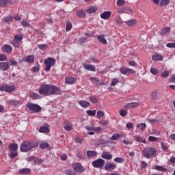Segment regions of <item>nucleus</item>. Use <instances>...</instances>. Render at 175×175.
Listing matches in <instances>:
<instances>
[{"label":"nucleus","mask_w":175,"mask_h":175,"mask_svg":"<svg viewBox=\"0 0 175 175\" xmlns=\"http://www.w3.org/2000/svg\"><path fill=\"white\" fill-rule=\"evenodd\" d=\"M92 166L97 169H103V167L105 166V160L102 159L95 160L92 162Z\"/></svg>","instance_id":"7"},{"label":"nucleus","mask_w":175,"mask_h":175,"mask_svg":"<svg viewBox=\"0 0 175 175\" xmlns=\"http://www.w3.org/2000/svg\"><path fill=\"white\" fill-rule=\"evenodd\" d=\"M83 68L86 69V70H90L91 72H95V70H96L95 66L92 64H83Z\"/></svg>","instance_id":"14"},{"label":"nucleus","mask_w":175,"mask_h":175,"mask_svg":"<svg viewBox=\"0 0 175 175\" xmlns=\"http://www.w3.org/2000/svg\"><path fill=\"white\" fill-rule=\"evenodd\" d=\"M169 32H170V27H167L162 29L161 35H166V33H169Z\"/></svg>","instance_id":"36"},{"label":"nucleus","mask_w":175,"mask_h":175,"mask_svg":"<svg viewBox=\"0 0 175 175\" xmlns=\"http://www.w3.org/2000/svg\"><path fill=\"white\" fill-rule=\"evenodd\" d=\"M86 113L88 114V116L94 117V116H95V114H96V110H88V111H86Z\"/></svg>","instance_id":"35"},{"label":"nucleus","mask_w":175,"mask_h":175,"mask_svg":"<svg viewBox=\"0 0 175 175\" xmlns=\"http://www.w3.org/2000/svg\"><path fill=\"white\" fill-rule=\"evenodd\" d=\"M89 100L91 103H93V104L98 103L99 102V98H98V96L95 95L90 96L89 97Z\"/></svg>","instance_id":"19"},{"label":"nucleus","mask_w":175,"mask_h":175,"mask_svg":"<svg viewBox=\"0 0 175 175\" xmlns=\"http://www.w3.org/2000/svg\"><path fill=\"white\" fill-rule=\"evenodd\" d=\"M8 59V57L5 54H0V61H6Z\"/></svg>","instance_id":"58"},{"label":"nucleus","mask_w":175,"mask_h":175,"mask_svg":"<svg viewBox=\"0 0 175 175\" xmlns=\"http://www.w3.org/2000/svg\"><path fill=\"white\" fill-rule=\"evenodd\" d=\"M31 72H33V73H35L36 72H39V70H40V68L38 66H33V68H31Z\"/></svg>","instance_id":"52"},{"label":"nucleus","mask_w":175,"mask_h":175,"mask_svg":"<svg viewBox=\"0 0 175 175\" xmlns=\"http://www.w3.org/2000/svg\"><path fill=\"white\" fill-rule=\"evenodd\" d=\"M116 5H118L120 7L125 6V1L124 0H118Z\"/></svg>","instance_id":"47"},{"label":"nucleus","mask_w":175,"mask_h":175,"mask_svg":"<svg viewBox=\"0 0 175 175\" xmlns=\"http://www.w3.org/2000/svg\"><path fill=\"white\" fill-rule=\"evenodd\" d=\"M148 140L149 142H157V140H158V138L154 136H149Z\"/></svg>","instance_id":"60"},{"label":"nucleus","mask_w":175,"mask_h":175,"mask_svg":"<svg viewBox=\"0 0 175 175\" xmlns=\"http://www.w3.org/2000/svg\"><path fill=\"white\" fill-rule=\"evenodd\" d=\"M101 157L103 158V159H111L113 158V155L109 153L103 152L101 154Z\"/></svg>","instance_id":"29"},{"label":"nucleus","mask_w":175,"mask_h":175,"mask_svg":"<svg viewBox=\"0 0 175 175\" xmlns=\"http://www.w3.org/2000/svg\"><path fill=\"white\" fill-rule=\"evenodd\" d=\"M117 163H124L125 162V159L122 157H116L113 159Z\"/></svg>","instance_id":"33"},{"label":"nucleus","mask_w":175,"mask_h":175,"mask_svg":"<svg viewBox=\"0 0 175 175\" xmlns=\"http://www.w3.org/2000/svg\"><path fill=\"white\" fill-rule=\"evenodd\" d=\"M25 62H27L29 64H33V62L35 61V57L33 56V55H28L27 57H26L25 58Z\"/></svg>","instance_id":"17"},{"label":"nucleus","mask_w":175,"mask_h":175,"mask_svg":"<svg viewBox=\"0 0 175 175\" xmlns=\"http://www.w3.org/2000/svg\"><path fill=\"white\" fill-rule=\"evenodd\" d=\"M97 39L102 43L103 44H106L107 43V40L105 38V35H100L97 36Z\"/></svg>","instance_id":"25"},{"label":"nucleus","mask_w":175,"mask_h":175,"mask_svg":"<svg viewBox=\"0 0 175 175\" xmlns=\"http://www.w3.org/2000/svg\"><path fill=\"white\" fill-rule=\"evenodd\" d=\"M166 47H168V49H175V42L167 43Z\"/></svg>","instance_id":"51"},{"label":"nucleus","mask_w":175,"mask_h":175,"mask_svg":"<svg viewBox=\"0 0 175 175\" xmlns=\"http://www.w3.org/2000/svg\"><path fill=\"white\" fill-rule=\"evenodd\" d=\"M8 150L10 151L8 154L10 158H16L18 155L17 150H18V145L17 144H10L8 146Z\"/></svg>","instance_id":"3"},{"label":"nucleus","mask_w":175,"mask_h":175,"mask_svg":"<svg viewBox=\"0 0 175 175\" xmlns=\"http://www.w3.org/2000/svg\"><path fill=\"white\" fill-rule=\"evenodd\" d=\"M39 146V142L37 141H25L20 146L21 152H28L33 148H36Z\"/></svg>","instance_id":"2"},{"label":"nucleus","mask_w":175,"mask_h":175,"mask_svg":"<svg viewBox=\"0 0 175 175\" xmlns=\"http://www.w3.org/2000/svg\"><path fill=\"white\" fill-rule=\"evenodd\" d=\"M115 21H116V24H118V25H121V24H122V19H121V18H116Z\"/></svg>","instance_id":"61"},{"label":"nucleus","mask_w":175,"mask_h":175,"mask_svg":"<svg viewBox=\"0 0 175 175\" xmlns=\"http://www.w3.org/2000/svg\"><path fill=\"white\" fill-rule=\"evenodd\" d=\"M44 160L42 159H38L36 157L34 159V165H42L43 163Z\"/></svg>","instance_id":"34"},{"label":"nucleus","mask_w":175,"mask_h":175,"mask_svg":"<svg viewBox=\"0 0 175 175\" xmlns=\"http://www.w3.org/2000/svg\"><path fill=\"white\" fill-rule=\"evenodd\" d=\"M119 81H120L119 79H117V78L113 79L111 83V85L112 86L116 85Z\"/></svg>","instance_id":"48"},{"label":"nucleus","mask_w":175,"mask_h":175,"mask_svg":"<svg viewBox=\"0 0 175 175\" xmlns=\"http://www.w3.org/2000/svg\"><path fill=\"white\" fill-rule=\"evenodd\" d=\"M76 15L79 18H83L85 16V12H84L83 10H78V11L76 12Z\"/></svg>","instance_id":"28"},{"label":"nucleus","mask_w":175,"mask_h":175,"mask_svg":"<svg viewBox=\"0 0 175 175\" xmlns=\"http://www.w3.org/2000/svg\"><path fill=\"white\" fill-rule=\"evenodd\" d=\"M152 99H157L158 98V90H154L151 94Z\"/></svg>","instance_id":"42"},{"label":"nucleus","mask_w":175,"mask_h":175,"mask_svg":"<svg viewBox=\"0 0 175 175\" xmlns=\"http://www.w3.org/2000/svg\"><path fill=\"white\" fill-rule=\"evenodd\" d=\"M139 106V103H130L125 105L126 109H134Z\"/></svg>","instance_id":"24"},{"label":"nucleus","mask_w":175,"mask_h":175,"mask_svg":"<svg viewBox=\"0 0 175 175\" xmlns=\"http://www.w3.org/2000/svg\"><path fill=\"white\" fill-rule=\"evenodd\" d=\"M39 132L40 133H49L50 132V129L46 126H42L40 128Z\"/></svg>","instance_id":"23"},{"label":"nucleus","mask_w":175,"mask_h":175,"mask_svg":"<svg viewBox=\"0 0 175 175\" xmlns=\"http://www.w3.org/2000/svg\"><path fill=\"white\" fill-rule=\"evenodd\" d=\"M78 103L81 107H90V105H91V103L87 100H79Z\"/></svg>","instance_id":"21"},{"label":"nucleus","mask_w":175,"mask_h":175,"mask_svg":"<svg viewBox=\"0 0 175 175\" xmlns=\"http://www.w3.org/2000/svg\"><path fill=\"white\" fill-rule=\"evenodd\" d=\"M111 16V12L105 11L103 14H100V18L103 20H109V18Z\"/></svg>","instance_id":"15"},{"label":"nucleus","mask_w":175,"mask_h":175,"mask_svg":"<svg viewBox=\"0 0 175 175\" xmlns=\"http://www.w3.org/2000/svg\"><path fill=\"white\" fill-rule=\"evenodd\" d=\"M8 105H10V106H20V105H21V101L17 100H11L8 101Z\"/></svg>","instance_id":"20"},{"label":"nucleus","mask_w":175,"mask_h":175,"mask_svg":"<svg viewBox=\"0 0 175 175\" xmlns=\"http://www.w3.org/2000/svg\"><path fill=\"white\" fill-rule=\"evenodd\" d=\"M27 106L29 110L31 111H35V113H39L40 111H42V107H40V106L38 105L37 104L28 103Z\"/></svg>","instance_id":"6"},{"label":"nucleus","mask_w":175,"mask_h":175,"mask_svg":"<svg viewBox=\"0 0 175 175\" xmlns=\"http://www.w3.org/2000/svg\"><path fill=\"white\" fill-rule=\"evenodd\" d=\"M65 174L67 175H76V172L70 169L66 170Z\"/></svg>","instance_id":"39"},{"label":"nucleus","mask_w":175,"mask_h":175,"mask_svg":"<svg viewBox=\"0 0 175 175\" xmlns=\"http://www.w3.org/2000/svg\"><path fill=\"white\" fill-rule=\"evenodd\" d=\"M70 29H72V23L67 22L66 30L68 32V31H70Z\"/></svg>","instance_id":"49"},{"label":"nucleus","mask_w":175,"mask_h":175,"mask_svg":"<svg viewBox=\"0 0 175 175\" xmlns=\"http://www.w3.org/2000/svg\"><path fill=\"white\" fill-rule=\"evenodd\" d=\"M73 167H74V171L75 173L77 172L78 173H83V172H84V167H83V165H81V163H80L74 164Z\"/></svg>","instance_id":"10"},{"label":"nucleus","mask_w":175,"mask_h":175,"mask_svg":"<svg viewBox=\"0 0 175 175\" xmlns=\"http://www.w3.org/2000/svg\"><path fill=\"white\" fill-rule=\"evenodd\" d=\"M169 76V71L167 70H165L163 71L161 75V77H162L163 79H165L166 77H168Z\"/></svg>","instance_id":"45"},{"label":"nucleus","mask_w":175,"mask_h":175,"mask_svg":"<svg viewBox=\"0 0 175 175\" xmlns=\"http://www.w3.org/2000/svg\"><path fill=\"white\" fill-rule=\"evenodd\" d=\"M46 47H47V44L38 45V49H40V50H44Z\"/></svg>","instance_id":"63"},{"label":"nucleus","mask_w":175,"mask_h":175,"mask_svg":"<svg viewBox=\"0 0 175 175\" xmlns=\"http://www.w3.org/2000/svg\"><path fill=\"white\" fill-rule=\"evenodd\" d=\"M0 91H3L4 92H13V91H16V85H2L0 86Z\"/></svg>","instance_id":"8"},{"label":"nucleus","mask_w":175,"mask_h":175,"mask_svg":"<svg viewBox=\"0 0 175 175\" xmlns=\"http://www.w3.org/2000/svg\"><path fill=\"white\" fill-rule=\"evenodd\" d=\"M159 71H158V69L153 68L150 69V73H152V75H158Z\"/></svg>","instance_id":"53"},{"label":"nucleus","mask_w":175,"mask_h":175,"mask_svg":"<svg viewBox=\"0 0 175 175\" xmlns=\"http://www.w3.org/2000/svg\"><path fill=\"white\" fill-rule=\"evenodd\" d=\"M152 61H162L163 59V56L159 54L153 55L152 56Z\"/></svg>","instance_id":"22"},{"label":"nucleus","mask_w":175,"mask_h":175,"mask_svg":"<svg viewBox=\"0 0 175 175\" xmlns=\"http://www.w3.org/2000/svg\"><path fill=\"white\" fill-rule=\"evenodd\" d=\"M96 10H97L96 8H95L94 7H92L88 9L87 12L89 13V14H91L92 13H95Z\"/></svg>","instance_id":"43"},{"label":"nucleus","mask_w":175,"mask_h":175,"mask_svg":"<svg viewBox=\"0 0 175 175\" xmlns=\"http://www.w3.org/2000/svg\"><path fill=\"white\" fill-rule=\"evenodd\" d=\"M9 65H11L12 66L17 65V61L15 60H10L9 61Z\"/></svg>","instance_id":"62"},{"label":"nucleus","mask_w":175,"mask_h":175,"mask_svg":"<svg viewBox=\"0 0 175 175\" xmlns=\"http://www.w3.org/2000/svg\"><path fill=\"white\" fill-rule=\"evenodd\" d=\"M137 23V21H136V19H131L125 22L126 25H128L129 27H133V25H135Z\"/></svg>","instance_id":"26"},{"label":"nucleus","mask_w":175,"mask_h":175,"mask_svg":"<svg viewBox=\"0 0 175 175\" xmlns=\"http://www.w3.org/2000/svg\"><path fill=\"white\" fill-rule=\"evenodd\" d=\"M2 50L3 53H6V54H11L12 51H13V47L9 44H5L2 46Z\"/></svg>","instance_id":"11"},{"label":"nucleus","mask_w":175,"mask_h":175,"mask_svg":"<svg viewBox=\"0 0 175 175\" xmlns=\"http://www.w3.org/2000/svg\"><path fill=\"white\" fill-rule=\"evenodd\" d=\"M29 96L30 98H31V99H33V100L40 99V98H42V96H40L39 94L35 92H31L29 93Z\"/></svg>","instance_id":"16"},{"label":"nucleus","mask_w":175,"mask_h":175,"mask_svg":"<svg viewBox=\"0 0 175 175\" xmlns=\"http://www.w3.org/2000/svg\"><path fill=\"white\" fill-rule=\"evenodd\" d=\"M86 154H87V157H96V152L94 151V150H88L86 152Z\"/></svg>","instance_id":"32"},{"label":"nucleus","mask_w":175,"mask_h":175,"mask_svg":"<svg viewBox=\"0 0 175 175\" xmlns=\"http://www.w3.org/2000/svg\"><path fill=\"white\" fill-rule=\"evenodd\" d=\"M75 142H77V143H83V137H81V136L76 137Z\"/></svg>","instance_id":"57"},{"label":"nucleus","mask_w":175,"mask_h":175,"mask_svg":"<svg viewBox=\"0 0 175 175\" xmlns=\"http://www.w3.org/2000/svg\"><path fill=\"white\" fill-rule=\"evenodd\" d=\"M137 128H139L140 131H144L146 129V126L145 123H140L137 125Z\"/></svg>","instance_id":"38"},{"label":"nucleus","mask_w":175,"mask_h":175,"mask_svg":"<svg viewBox=\"0 0 175 175\" xmlns=\"http://www.w3.org/2000/svg\"><path fill=\"white\" fill-rule=\"evenodd\" d=\"M134 139L138 143H144V144H146V139H144V138L143 137L140 136V135L134 137Z\"/></svg>","instance_id":"30"},{"label":"nucleus","mask_w":175,"mask_h":175,"mask_svg":"<svg viewBox=\"0 0 175 175\" xmlns=\"http://www.w3.org/2000/svg\"><path fill=\"white\" fill-rule=\"evenodd\" d=\"M83 43H85V38H79L77 40L78 44H83Z\"/></svg>","instance_id":"54"},{"label":"nucleus","mask_w":175,"mask_h":175,"mask_svg":"<svg viewBox=\"0 0 175 175\" xmlns=\"http://www.w3.org/2000/svg\"><path fill=\"white\" fill-rule=\"evenodd\" d=\"M12 20H13V17L10 16L4 18L5 23H10Z\"/></svg>","instance_id":"55"},{"label":"nucleus","mask_w":175,"mask_h":175,"mask_svg":"<svg viewBox=\"0 0 175 175\" xmlns=\"http://www.w3.org/2000/svg\"><path fill=\"white\" fill-rule=\"evenodd\" d=\"M120 137H121V134H115L112 135L111 140H117V139H120Z\"/></svg>","instance_id":"50"},{"label":"nucleus","mask_w":175,"mask_h":175,"mask_svg":"<svg viewBox=\"0 0 175 175\" xmlns=\"http://www.w3.org/2000/svg\"><path fill=\"white\" fill-rule=\"evenodd\" d=\"M65 81L67 84H73V83H76V79L68 77L65 79Z\"/></svg>","instance_id":"27"},{"label":"nucleus","mask_w":175,"mask_h":175,"mask_svg":"<svg viewBox=\"0 0 175 175\" xmlns=\"http://www.w3.org/2000/svg\"><path fill=\"white\" fill-rule=\"evenodd\" d=\"M155 170H158L159 172H166L167 169L161 166V165H157L155 167Z\"/></svg>","instance_id":"40"},{"label":"nucleus","mask_w":175,"mask_h":175,"mask_svg":"<svg viewBox=\"0 0 175 175\" xmlns=\"http://www.w3.org/2000/svg\"><path fill=\"white\" fill-rule=\"evenodd\" d=\"M8 3H9V0H0V6L1 8L6 6Z\"/></svg>","instance_id":"41"},{"label":"nucleus","mask_w":175,"mask_h":175,"mask_svg":"<svg viewBox=\"0 0 175 175\" xmlns=\"http://www.w3.org/2000/svg\"><path fill=\"white\" fill-rule=\"evenodd\" d=\"M44 64L46 66L44 70L46 72H50L51 66H55V59L53 57H49L47 59L44 60Z\"/></svg>","instance_id":"5"},{"label":"nucleus","mask_w":175,"mask_h":175,"mask_svg":"<svg viewBox=\"0 0 175 175\" xmlns=\"http://www.w3.org/2000/svg\"><path fill=\"white\" fill-rule=\"evenodd\" d=\"M117 167V165L113 164L111 163H108L105 165V170L107 172H110V170H114Z\"/></svg>","instance_id":"13"},{"label":"nucleus","mask_w":175,"mask_h":175,"mask_svg":"<svg viewBox=\"0 0 175 175\" xmlns=\"http://www.w3.org/2000/svg\"><path fill=\"white\" fill-rule=\"evenodd\" d=\"M38 92L44 96L59 95L61 94V89L54 85L41 83L38 89Z\"/></svg>","instance_id":"1"},{"label":"nucleus","mask_w":175,"mask_h":175,"mask_svg":"<svg viewBox=\"0 0 175 175\" xmlns=\"http://www.w3.org/2000/svg\"><path fill=\"white\" fill-rule=\"evenodd\" d=\"M98 117H105V113L102 111H98L97 112Z\"/></svg>","instance_id":"64"},{"label":"nucleus","mask_w":175,"mask_h":175,"mask_svg":"<svg viewBox=\"0 0 175 175\" xmlns=\"http://www.w3.org/2000/svg\"><path fill=\"white\" fill-rule=\"evenodd\" d=\"M169 3H170V0H161L160 5L161 6H166V5H169Z\"/></svg>","instance_id":"37"},{"label":"nucleus","mask_w":175,"mask_h":175,"mask_svg":"<svg viewBox=\"0 0 175 175\" xmlns=\"http://www.w3.org/2000/svg\"><path fill=\"white\" fill-rule=\"evenodd\" d=\"M23 35H15L14 37V41L16 42L17 43H20L21 40H23Z\"/></svg>","instance_id":"31"},{"label":"nucleus","mask_w":175,"mask_h":175,"mask_svg":"<svg viewBox=\"0 0 175 175\" xmlns=\"http://www.w3.org/2000/svg\"><path fill=\"white\" fill-rule=\"evenodd\" d=\"M120 114L122 117H125L126 114H128V111L126 110H120Z\"/></svg>","instance_id":"56"},{"label":"nucleus","mask_w":175,"mask_h":175,"mask_svg":"<svg viewBox=\"0 0 175 175\" xmlns=\"http://www.w3.org/2000/svg\"><path fill=\"white\" fill-rule=\"evenodd\" d=\"M120 73L122 75H124L126 76H128V75H131V74H133L135 73V70L131 69V68H128L125 66H122L119 69Z\"/></svg>","instance_id":"9"},{"label":"nucleus","mask_w":175,"mask_h":175,"mask_svg":"<svg viewBox=\"0 0 175 175\" xmlns=\"http://www.w3.org/2000/svg\"><path fill=\"white\" fill-rule=\"evenodd\" d=\"M130 13H133V10L131 8H124V12H126L127 14H129Z\"/></svg>","instance_id":"59"},{"label":"nucleus","mask_w":175,"mask_h":175,"mask_svg":"<svg viewBox=\"0 0 175 175\" xmlns=\"http://www.w3.org/2000/svg\"><path fill=\"white\" fill-rule=\"evenodd\" d=\"M18 174H29L31 173V169L29 168H22L18 172Z\"/></svg>","instance_id":"18"},{"label":"nucleus","mask_w":175,"mask_h":175,"mask_svg":"<svg viewBox=\"0 0 175 175\" xmlns=\"http://www.w3.org/2000/svg\"><path fill=\"white\" fill-rule=\"evenodd\" d=\"M143 154L146 158L150 159L151 157H154L157 154V150L154 148H146L142 151Z\"/></svg>","instance_id":"4"},{"label":"nucleus","mask_w":175,"mask_h":175,"mask_svg":"<svg viewBox=\"0 0 175 175\" xmlns=\"http://www.w3.org/2000/svg\"><path fill=\"white\" fill-rule=\"evenodd\" d=\"M49 144L46 142L42 143L41 144H40V148H41L42 150H44V148H49Z\"/></svg>","instance_id":"46"},{"label":"nucleus","mask_w":175,"mask_h":175,"mask_svg":"<svg viewBox=\"0 0 175 175\" xmlns=\"http://www.w3.org/2000/svg\"><path fill=\"white\" fill-rule=\"evenodd\" d=\"M10 68V65L8 62H0V69L1 70H3V72H6L7 70H9V68Z\"/></svg>","instance_id":"12"},{"label":"nucleus","mask_w":175,"mask_h":175,"mask_svg":"<svg viewBox=\"0 0 175 175\" xmlns=\"http://www.w3.org/2000/svg\"><path fill=\"white\" fill-rule=\"evenodd\" d=\"M148 167V163H147L146 161H142L141 162V170H143L144 169H146V167Z\"/></svg>","instance_id":"44"}]
</instances>
